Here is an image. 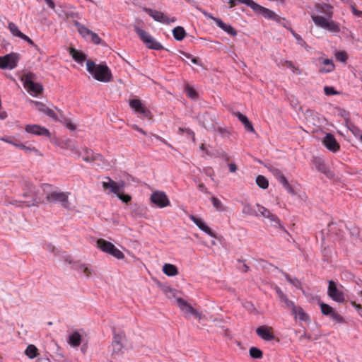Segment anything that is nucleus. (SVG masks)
<instances>
[{
    "label": "nucleus",
    "mask_w": 362,
    "mask_h": 362,
    "mask_svg": "<svg viewBox=\"0 0 362 362\" xmlns=\"http://www.w3.org/2000/svg\"><path fill=\"white\" fill-rule=\"evenodd\" d=\"M109 255H111L112 256L118 259H122L124 258V255L123 254V252L119 249H117L115 245L109 252Z\"/></svg>",
    "instance_id": "49530a36"
},
{
    "label": "nucleus",
    "mask_w": 362,
    "mask_h": 362,
    "mask_svg": "<svg viewBox=\"0 0 362 362\" xmlns=\"http://www.w3.org/2000/svg\"><path fill=\"white\" fill-rule=\"evenodd\" d=\"M185 132L188 135L191 136L193 141L195 140V135L192 130H191L190 129H185Z\"/></svg>",
    "instance_id": "680f3d73"
},
{
    "label": "nucleus",
    "mask_w": 362,
    "mask_h": 362,
    "mask_svg": "<svg viewBox=\"0 0 362 362\" xmlns=\"http://www.w3.org/2000/svg\"><path fill=\"white\" fill-rule=\"evenodd\" d=\"M36 108L38 111L43 112L50 118L53 119L55 121H61V119L58 117L57 115L54 112V111L48 107H47L45 104L41 102L35 101L34 102Z\"/></svg>",
    "instance_id": "6ab92c4d"
},
{
    "label": "nucleus",
    "mask_w": 362,
    "mask_h": 362,
    "mask_svg": "<svg viewBox=\"0 0 362 362\" xmlns=\"http://www.w3.org/2000/svg\"><path fill=\"white\" fill-rule=\"evenodd\" d=\"M113 246L112 243L104 239L100 238L97 240V247L105 253L109 254Z\"/></svg>",
    "instance_id": "bb28decb"
},
{
    "label": "nucleus",
    "mask_w": 362,
    "mask_h": 362,
    "mask_svg": "<svg viewBox=\"0 0 362 362\" xmlns=\"http://www.w3.org/2000/svg\"><path fill=\"white\" fill-rule=\"evenodd\" d=\"M250 356L252 358L259 359L263 357V352L258 348L252 346L250 349Z\"/></svg>",
    "instance_id": "ea45409f"
},
{
    "label": "nucleus",
    "mask_w": 362,
    "mask_h": 362,
    "mask_svg": "<svg viewBox=\"0 0 362 362\" xmlns=\"http://www.w3.org/2000/svg\"><path fill=\"white\" fill-rule=\"evenodd\" d=\"M124 337V334H115L112 344H113L114 346H117V351H120L122 349V348L123 347L122 344V341ZM115 352H116V351L113 350V354L115 353Z\"/></svg>",
    "instance_id": "f704fd0d"
},
{
    "label": "nucleus",
    "mask_w": 362,
    "mask_h": 362,
    "mask_svg": "<svg viewBox=\"0 0 362 362\" xmlns=\"http://www.w3.org/2000/svg\"><path fill=\"white\" fill-rule=\"evenodd\" d=\"M70 192H64L58 190L52 191L47 193L46 195V200L49 203L60 204L62 207L66 209H70V202L69 201V196Z\"/></svg>",
    "instance_id": "7ed1b4c3"
},
{
    "label": "nucleus",
    "mask_w": 362,
    "mask_h": 362,
    "mask_svg": "<svg viewBox=\"0 0 362 362\" xmlns=\"http://www.w3.org/2000/svg\"><path fill=\"white\" fill-rule=\"evenodd\" d=\"M163 272L165 274L170 276H175L178 274L177 268L171 264H165L163 267Z\"/></svg>",
    "instance_id": "7c9ffc66"
},
{
    "label": "nucleus",
    "mask_w": 362,
    "mask_h": 362,
    "mask_svg": "<svg viewBox=\"0 0 362 362\" xmlns=\"http://www.w3.org/2000/svg\"><path fill=\"white\" fill-rule=\"evenodd\" d=\"M8 28H9L11 33L16 37H21L22 36V35L23 34V33H21L20 31L18 26L12 22L8 23Z\"/></svg>",
    "instance_id": "79ce46f5"
},
{
    "label": "nucleus",
    "mask_w": 362,
    "mask_h": 362,
    "mask_svg": "<svg viewBox=\"0 0 362 362\" xmlns=\"http://www.w3.org/2000/svg\"><path fill=\"white\" fill-rule=\"evenodd\" d=\"M103 187L105 190L110 189V191L117 195L119 199L124 203L131 201V197L128 194H124L122 189L124 187V182H103Z\"/></svg>",
    "instance_id": "39448f33"
},
{
    "label": "nucleus",
    "mask_w": 362,
    "mask_h": 362,
    "mask_svg": "<svg viewBox=\"0 0 362 362\" xmlns=\"http://www.w3.org/2000/svg\"><path fill=\"white\" fill-rule=\"evenodd\" d=\"M190 219L197 225V226L206 233L207 235L212 238H216L215 233L212 231V230L207 226L205 223L202 221V219L199 218H197L193 215L190 216Z\"/></svg>",
    "instance_id": "aec40b11"
},
{
    "label": "nucleus",
    "mask_w": 362,
    "mask_h": 362,
    "mask_svg": "<svg viewBox=\"0 0 362 362\" xmlns=\"http://www.w3.org/2000/svg\"><path fill=\"white\" fill-rule=\"evenodd\" d=\"M311 18L315 24L318 27L326 29L332 33H338L340 31L339 25L333 21H329L326 18L318 15H312Z\"/></svg>",
    "instance_id": "20e7f679"
},
{
    "label": "nucleus",
    "mask_w": 362,
    "mask_h": 362,
    "mask_svg": "<svg viewBox=\"0 0 362 362\" xmlns=\"http://www.w3.org/2000/svg\"><path fill=\"white\" fill-rule=\"evenodd\" d=\"M97 153H95L91 149L84 147L78 153V156L81 157L83 160L88 163H93V158L96 156Z\"/></svg>",
    "instance_id": "5701e85b"
},
{
    "label": "nucleus",
    "mask_w": 362,
    "mask_h": 362,
    "mask_svg": "<svg viewBox=\"0 0 362 362\" xmlns=\"http://www.w3.org/2000/svg\"><path fill=\"white\" fill-rule=\"evenodd\" d=\"M35 79V75L31 72L25 74L21 77L24 88L30 95L36 96L42 92L43 88L41 84L34 82Z\"/></svg>",
    "instance_id": "f03ea898"
},
{
    "label": "nucleus",
    "mask_w": 362,
    "mask_h": 362,
    "mask_svg": "<svg viewBox=\"0 0 362 362\" xmlns=\"http://www.w3.org/2000/svg\"><path fill=\"white\" fill-rule=\"evenodd\" d=\"M284 187L291 194H295L296 192H294L293 189L290 185V182H282Z\"/></svg>",
    "instance_id": "4d7b16f0"
},
{
    "label": "nucleus",
    "mask_w": 362,
    "mask_h": 362,
    "mask_svg": "<svg viewBox=\"0 0 362 362\" xmlns=\"http://www.w3.org/2000/svg\"><path fill=\"white\" fill-rule=\"evenodd\" d=\"M252 10L256 13L261 14L265 18L271 19L276 22H280L281 19V18L274 11L260 6L257 3L255 4Z\"/></svg>",
    "instance_id": "ddd939ff"
},
{
    "label": "nucleus",
    "mask_w": 362,
    "mask_h": 362,
    "mask_svg": "<svg viewBox=\"0 0 362 362\" xmlns=\"http://www.w3.org/2000/svg\"><path fill=\"white\" fill-rule=\"evenodd\" d=\"M197 9L205 17L212 19L220 28L226 32L228 35L231 36H235L237 35L236 30L231 25L223 23L221 18L213 16L211 13H208L201 7L197 6Z\"/></svg>",
    "instance_id": "0eeeda50"
},
{
    "label": "nucleus",
    "mask_w": 362,
    "mask_h": 362,
    "mask_svg": "<svg viewBox=\"0 0 362 362\" xmlns=\"http://www.w3.org/2000/svg\"><path fill=\"white\" fill-rule=\"evenodd\" d=\"M0 140L13 145L16 139H14V137L12 136H4L0 137Z\"/></svg>",
    "instance_id": "6e6d98bb"
},
{
    "label": "nucleus",
    "mask_w": 362,
    "mask_h": 362,
    "mask_svg": "<svg viewBox=\"0 0 362 362\" xmlns=\"http://www.w3.org/2000/svg\"><path fill=\"white\" fill-rule=\"evenodd\" d=\"M25 130L28 133L35 135L46 136H50V133L47 129L37 124H28L25 126Z\"/></svg>",
    "instance_id": "a211bd4d"
},
{
    "label": "nucleus",
    "mask_w": 362,
    "mask_h": 362,
    "mask_svg": "<svg viewBox=\"0 0 362 362\" xmlns=\"http://www.w3.org/2000/svg\"><path fill=\"white\" fill-rule=\"evenodd\" d=\"M186 95L191 99H196L197 98V91L189 85H187L185 87Z\"/></svg>",
    "instance_id": "de8ad7c7"
},
{
    "label": "nucleus",
    "mask_w": 362,
    "mask_h": 362,
    "mask_svg": "<svg viewBox=\"0 0 362 362\" xmlns=\"http://www.w3.org/2000/svg\"><path fill=\"white\" fill-rule=\"evenodd\" d=\"M21 39H23V40L28 42L30 45H33V41L27 35L25 34H23L22 36L20 37Z\"/></svg>",
    "instance_id": "052dcab7"
},
{
    "label": "nucleus",
    "mask_w": 362,
    "mask_h": 362,
    "mask_svg": "<svg viewBox=\"0 0 362 362\" xmlns=\"http://www.w3.org/2000/svg\"><path fill=\"white\" fill-rule=\"evenodd\" d=\"M324 92L327 95H336L337 93L334 88L331 86H325Z\"/></svg>",
    "instance_id": "603ef678"
},
{
    "label": "nucleus",
    "mask_w": 362,
    "mask_h": 362,
    "mask_svg": "<svg viewBox=\"0 0 362 362\" xmlns=\"http://www.w3.org/2000/svg\"><path fill=\"white\" fill-rule=\"evenodd\" d=\"M69 54L76 62L81 63L86 59V55L75 48H70Z\"/></svg>",
    "instance_id": "c85d7f7f"
},
{
    "label": "nucleus",
    "mask_w": 362,
    "mask_h": 362,
    "mask_svg": "<svg viewBox=\"0 0 362 362\" xmlns=\"http://www.w3.org/2000/svg\"><path fill=\"white\" fill-rule=\"evenodd\" d=\"M150 200L159 208H164L170 204L165 193L161 191L153 192L151 195Z\"/></svg>",
    "instance_id": "1a4fd4ad"
},
{
    "label": "nucleus",
    "mask_w": 362,
    "mask_h": 362,
    "mask_svg": "<svg viewBox=\"0 0 362 362\" xmlns=\"http://www.w3.org/2000/svg\"><path fill=\"white\" fill-rule=\"evenodd\" d=\"M328 316L331 317L337 323L343 324L346 322L344 318L335 310L332 314H329Z\"/></svg>",
    "instance_id": "37998d69"
},
{
    "label": "nucleus",
    "mask_w": 362,
    "mask_h": 362,
    "mask_svg": "<svg viewBox=\"0 0 362 362\" xmlns=\"http://www.w3.org/2000/svg\"><path fill=\"white\" fill-rule=\"evenodd\" d=\"M131 127L133 129L139 132L140 133H141L144 135H146V132L143 129L140 128L138 125L132 124Z\"/></svg>",
    "instance_id": "13d9d810"
},
{
    "label": "nucleus",
    "mask_w": 362,
    "mask_h": 362,
    "mask_svg": "<svg viewBox=\"0 0 362 362\" xmlns=\"http://www.w3.org/2000/svg\"><path fill=\"white\" fill-rule=\"evenodd\" d=\"M240 3H243L250 6L252 9H253L255 2L253 0H237Z\"/></svg>",
    "instance_id": "5fc2aeb1"
},
{
    "label": "nucleus",
    "mask_w": 362,
    "mask_h": 362,
    "mask_svg": "<svg viewBox=\"0 0 362 362\" xmlns=\"http://www.w3.org/2000/svg\"><path fill=\"white\" fill-rule=\"evenodd\" d=\"M327 295L333 300L341 303L345 302L344 292L337 286L336 283L330 280L328 281Z\"/></svg>",
    "instance_id": "6e6552de"
},
{
    "label": "nucleus",
    "mask_w": 362,
    "mask_h": 362,
    "mask_svg": "<svg viewBox=\"0 0 362 362\" xmlns=\"http://www.w3.org/2000/svg\"><path fill=\"white\" fill-rule=\"evenodd\" d=\"M25 355L30 358H35L38 354V349L33 344H30L28 346L27 349L25 351Z\"/></svg>",
    "instance_id": "c9c22d12"
},
{
    "label": "nucleus",
    "mask_w": 362,
    "mask_h": 362,
    "mask_svg": "<svg viewBox=\"0 0 362 362\" xmlns=\"http://www.w3.org/2000/svg\"><path fill=\"white\" fill-rule=\"evenodd\" d=\"M243 213L246 215L258 216L257 209H255L250 204H245L243 209Z\"/></svg>",
    "instance_id": "4c0bfd02"
},
{
    "label": "nucleus",
    "mask_w": 362,
    "mask_h": 362,
    "mask_svg": "<svg viewBox=\"0 0 362 362\" xmlns=\"http://www.w3.org/2000/svg\"><path fill=\"white\" fill-rule=\"evenodd\" d=\"M234 115L236 116L239 120L243 124L245 128L250 132H255V129L251 123V122L248 119V118L240 113V112H237L234 113Z\"/></svg>",
    "instance_id": "393cba45"
},
{
    "label": "nucleus",
    "mask_w": 362,
    "mask_h": 362,
    "mask_svg": "<svg viewBox=\"0 0 362 362\" xmlns=\"http://www.w3.org/2000/svg\"><path fill=\"white\" fill-rule=\"evenodd\" d=\"M228 168H229V170L231 173H234L235 172V170H237V166L235 163H231L228 165Z\"/></svg>",
    "instance_id": "0e129e2a"
},
{
    "label": "nucleus",
    "mask_w": 362,
    "mask_h": 362,
    "mask_svg": "<svg viewBox=\"0 0 362 362\" xmlns=\"http://www.w3.org/2000/svg\"><path fill=\"white\" fill-rule=\"evenodd\" d=\"M78 269L83 272V273L86 276H89L91 274L90 270L86 267L84 264H81L78 267Z\"/></svg>",
    "instance_id": "864d4df0"
},
{
    "label": "nucleus",
    "mask_w": 362,
    "mask_h": 362,
    "mask_svg": "<svg viewBox=\"0 0 362 362\" xmlns=\"http://www.w3.org/2000/svg\"><path fill=\"white\" fill-rule=\"evenodd\" d=\"M173 35L175 40L181 41L186 36V32L182 27L177 26L173 30Z\"/></svg>",
    "instance_id": "473e14b6"
},
{
    "label": "nucleus",
    "mask_w": 362,
    "mask_h": 362,
    "mask_svg": "<svg viewBox=\"0 0 362 362\" xmlns=\"http://www.w3.org/2000/svg\"><path fill=\"white\" fill-rule=\"evenodd\" d=\"M293 35L294 37L298 41V43L300 45H303L305 43V41L301 38V37L298 34L293 33Z\"/></svg>",
    "instance_id": "bf43d9fd"
},
{
    "label": "nucleus",
    "mask_w": 362,
    "mask_h": 362,
    "mask_svg": "<svg viewBox=\"0 0 362 362\" xmlns=\"http://www.w3.org/2000/svg\"><path fill=\"white\" fill-rule=\"evenodd\" d=\"M320 306L321 308V312L324 315L328 316L329 314H332L334 311L332 307L325 303H320Z\"/></svg>",
    "instance_id": "a19ab883"
},
{
    "label": "nucleus",
    "mask_w": 362,
    "mask_h": 362,
    "mask_svg": "<svg viewBox=\"0 0 362 362\" xmlns=\"http://www.w3.org/2000/svg\"><path fill=\"white\" fill-rule=\"evenodd\" d=\"M68 342L74 347L78 346L81 343V335L78 331H75L69 337Z\"/></svg>",
    "instance_id": "c756f323"
},
{
    "label": "nucleus",
    "mask_w": 362,
    "mask_h": 362,
    "mask_svg": "<svg viewBox=\"0 0 362 362\" xmlns=\"http://www.w3.org/2000/svg\"><path fill=\"white\" fill-rule=\"evenodd\" d=\"M177 303L180 309L185 314H191L198 319H201L203 315L199 313L197 310L194 308L189 303L181 298L176 299Z\"/></svg>",
    "instance_id": "9b49d317"
},
{
    "label": "nucleus",
    "mask_w": 362,
    "mask_h": 362,
    "mask_svg": "<svg viewBox=\"0 0 362 362\" xmlns=\"http://www.w3.org/2000/svg\"><path fill=\"white\" fill-rule=\"evenodd\" d=\"M135 30L140 39L144 42V43H145L148 48L155 50H160L163 49L161 44L157 42L146 31L139 28H136Z\"/></svg>",
    "instance_id": "423d86ee"
},
{
    "label": "nucleus",
    "mask_w": 362,
    "mask_h": 362,
    "mask_svg": "<svg viewBox=\"0 0 362 362\" xmlns=\"http://www.w3.org/2000/svg\"><path fill=\"white\" fill-rule=\"evenodd\" d=\"M46 1V3L47 4V5L49 6V8H51L52 9H54L55 8V5H54V3L53 2L52 0H45Z\"/></svg>",
    "instance_id": "774afa93"
},
{
    "label": "nucleus",
    "mask_w": 362,
    "mask_h": 362,
    "mask_svg": "<svg viewBox=\"0 0 362 362\" xmlns=\"http://www.w3.org/2000/svg\"><path fill=\"white\" fill-rule=\"evenodd\" d=\"M317 11L325 13L329 18L332 16V6L329 4H318L317 6Z\"/></svg>",
    "instance_id": "72a5a7b5"
},
{
    "label": "nucleus",
    "mask_w": 362,
    "mask_h": 362,
    "mask_svg": "<svg viewBox=\"0 0 362 362\" xmlns=\"http://www.w3.org/2000/svg\"><path fill=\"white\" fill-rule=\"evenodd\" d=\"M256 333L259 337L266 341H272L275 338L273 334V329L271 327L259 326L257 328Z\"/></svg>",
    "instance_id": "f3484780"
},
{
    "label": "nucleus",
    "mask_w": 362,
    "mask_h": 362,
    "mask_svg": "<svg viewBox=\"0 0 362 362\" xmlns=\"http://www.w3.org/2000/svg\"><path fill=\"white\" fill-rule=\"evenodd\" d=\"M303 339H307L308 340L312 339L310 334H307L305 330L303 332V334L300 337V340H302Z\"/></svg>",
    "instance_id": "e2e57ef3"
},
{
    "label": "nucleus",
    "mask_w": 362,
    "mask_h": 362,
    "mask_svg": "<svg viewBox=\"0 0 362 362\" xmlns=\"http://www.w3.org/2000/svg\"><path fill=\"white\" fill-rule=\"evenodd\" d=\"M89 37H90L91 39V41L94 43V44H96V45H98L101 42V39L100 37L98 36V34L93 33L91 31V34L89 35Z\"/></svg>",
    "instance_id": "3c124183"
},
{
    "label": "nucleus",
    "mask_w": 362,
    "mask_h": 362,
    "mask_svg": "<svg viewBox=\"0 0 362 362\" xmlns=\"http://www.w3.org/2000/svg\"><path fill=\"white\" fill-rule=\"evenodd\" d=\"M279 66L291 69L292 71L297 74L300 75L301 71L298 66H296L292 61L281 59L279 64Z\"/></svg>",
    "instance_id": "cd10ccee"
},
{
    "label": "nucleus",
    "mask_w": 362,
    "mask_h": 362,
    "mask_svg": "<svg viewBox=\"0 0 362 362\" xmlns=\"http://www.w3.org/2000/svg\"><path fill=\"white\" fill-rule=\"evenodd\" d=\"M129 106L136 112L144 115L146 117L150 118L151 113L148 109H147L139 99H133L129 101Z\"/></svg>",
    "instance_id": "4468645a"
},
{
    "label": "nucleus",
    "mask_w": 362,
    "mask_h": 362,
    "mask_svg": "<svg viewBox=\"0 0 362 362\" xmlns=\"http://www.w3.org/2000/svg\"><path fill=\"white\" fill-rule=\"evenodd\" d=\"M74 25L76 27L78 33L83 37L88 38L89 37V35L91 34V30L88 29L86 26H84L79 22L75 21Z\"/></svg>",
    "instance_id": "2f4dec72"
},
{
    "label": "nucleus",
    "mask_w": 362,
    "mask_h": 362,
    "mask_svg": "<svg viewBox=\"0 0 362 362\" xmlns=\"http://www.w3.org/2000/svg\"><path fill=\"white\" fill-rule=\"evenodd\" d=\"M59 115H60V119H61V122H64L66 127L69 129L70 130L73 131L76 129V126L75 124H74L72 122H71L70 121H68L64 115L62 114V112L60 110H57Z\"/></svg>",
    "instance_id": "a18cd8bd"
},
{
    "label": "nucleus",
    "mask_w": 362,
    "mask_h": 362,
    "mask_svg": "<svg viewBox=\"0 0 362 362\" xmlns=\"http://www.w3.org/2000/svg\"><path fill=\"white\" fill-rule=\"evenodd\" d=\"M256 208L257 209V213L259 214L258 216L267 218L270 222H274L280 225V220L279 218L275 214H272L268 209L258 204H256Z\"/></svg>",
    "instance_id": "dca6fc26"
},
{
    "label": "nucleus",
    "mask_w": 362,
    "mask_h": 362,
    "mask_svg": "<svg viewBox=\"0 0 362 362\" xmlns=\"http://www.w3.org/2000/svg\"><path fill=\"white\" fill-rule=\"evenodd\" d=\"M322 143L324 146L330 151L337 152L339 150L340 146L337 141L334 135L327 133L323 139Z\"/></svg>",
    "instance_id": "2eb2a0df"
},
{
    "label": "nucleus",
    "mask_w": 362,
    "mask_h": 362,
    "mask_svg": "<svg viewBox=\"0 0 362 362\" xmlns=\"http://www.w3.org/2000/svg\"><path fill=\"white\" fill-rule=\"evenodd\" d=\"M198 187H199V189L201 190L202 192H203L204 193H209L205 185L203 183L199 184Z\"/></svg>",
    "instance_id": "338daca9"
},
{
    "label": "nucleus",
    "mask_w": 362,
    "mask_h": 362,
    "mask_svg": "<svg viewBox=\"0 0 362 362\" xmlns=\"http://www.w3.org/2000/svg\"><path fill=\"white\" fill-rule=\"evenodd\" d=\"M335 57L337 61L341 62H345L348 59L347 54L344 51L337 52L335 54Z\"/></svg>",
    "instance_id": "09e8293b"
},
{
    "label": "nucleus",
    "mask_w": 362,
    "mask_h": 362,
    "mask_svg": "<svg viewBox=\"0 0 362 362\" xmlns=\"http://www.w3.org/2000/svg\"><path fill=\"white\" fill-rule=\"evenodd\" d=\"M93 160H94L93 163H94L97 166L103 169L108 170L112 167L110 163L107 161L104 158V157L100 153H97L96 156H95V157L93 158Z\"/></svg>",
    "instance_id": "b1692460"
},
{
    "label": "nucleus",
    "mask_w": 362,
    "mask_h": 362,
    "mask_svg": "<svg viewBox=\"0 0 362 362\" xmlns=\"http://www.w3.org/2000/svg\"><path fill=\"white\" fill-rule=\"evenodd\" d=\"M257 185L262 189H267L269 186V182H257Z\"/></svg>",
    "instance_id": "69168bd1"
},
{
    "label": "nucleus",
    "mask_w": 362,
    "mask_h": 362,
    "mask_svg": "<svg viewBox=\"0 0 362 362\" xmlns=\"http://www.w3.org/2000/svg\"><path fill=\"white\" fill-rule=\"evenodd\" d=\"M317 62L318 71L320 74H327L332 72L335 69V65L332 59L319 57Z\"/></svg>",
    "instance_id": "f8f14e48"
},
{
    "label": "nucleus",
    "mask_w": 362,
    "mask_h": 362,
    "mask_svg": "<svg viewBox=\"0 0 362 362\" xmlns=\"http://www.w3.org/2000/svg\"><path fill=\"white\" fill-rule=\"evenodd\" d=\"M18 60V54L16 53L0 57V68L13 69L17 66Z\"/></svg>",
    "instance_id": "9d476101"
},
{
    "label": "nucleus",
    "mask_w": 362,
    "mask_h": 362,
    "mask_svg": "<svg viewBox=\"0 0 362 362\" xmlns=\"http://www.w3.org/2000/svg\"><path fill=\"white\" fill-rule=\"evenodd\" d=\"M19 148L25 151L28 153H31V152H34V153L38 152V150L37 148H35V147L27 146L24 145L23 144L19 145Z\"/></svg>",
    "instance_id": "8fccbe9b"
},
{
    "label": "nucleus",
    "mask_w": 362,
    "mask_h": 362,
    "mask_svg": "<svg viewBox=\"0 0 362 362\" xmlns=\"http://www.w3.org/2000/svg\"><path fill=\"white\" fill-rule=\"evenodd\" d=\"M276 292L280 299V301L284 304V306L292 311L296 306L295 303L287 298L280 288L276 287Z\"/></svg>",
    "instance_id": "4be33fe9"
},
{
    "label": "nucleus",
    "mask_w": 362,
    "mask_h": 362,
    "mask_svg": "<svg viewBox=\"0 0 362 362\" xmlns=\"http://www.w3.org/2000/svg\"><path fill=\"white\" fill-rule=\"evenodd\" d=\"M286 279L293 286L296 287L297 288L302 289V285L300 280H298L297 278H291L289 274H288L286 272L283 273Z\"/></svg>",
    "instance_id": "58836bf2"
},
{
    "label": "nucleus",
    "mask_w": 362,
    "mask_h": 362,
    "mask_svg": "<svg viewBox=\"0 0 362 362\" xmlns=\"http://www.w3.org/2000/svg\"><path fill=\"white\" fill-rule=\"evenodd\" d=\"M291 313L296 318L298 317L300 320L304 322L310 321L309 315L305 313V311L301 307L296 306L294 309L291 311Z\"/></svg>",
    "instance_id": "a878e982"
},
{
    "label": "nucleus",
    "mask_w": 362,
    "mask_h": 362,
    "mask_svg": "<svg viewBox=\"0 0 362 362\" xmlns=\"http://www.w3.org/2000/svg\"><path fill=\"white\" fill-rule=\"evenodd\" d=\"M87 71L93 77L100 82L107 83L112 80L111 70L106 64H96L92 60L86 62Z\"/></svg>",
    "instance_id": "f257e3e1"
},
{
    "label": "nucleus",
    "mask_w": 362,
    "mask_h": 362,
    "mask_svg": "<svg viewBox=\"0 0 362 362\" xmlns=\"http://www.w3.org/2000/svg\"><path fill=\"white\" fill-rule=\"evenodd\" d=\"M144 11L152 17L156 21L164 23L168 22L167 16L161 11L149 8H144Z\"/></svg>",
    "instance_id": "412c9836"
},
{
    "label": "nucleus",
    "mask_w": 362,
    "mask_h": 362,
    "mask_svg": "<svg viewBox=\"0 0 362 362\" xmlns=\"http://www.w3.org/2000/svg\"><path fill=\"white\" fill-rule=\"evenodd\" d=\"M211 203L214 207L216 211H226V207L223 205V204L216 197H212L211 198Z\"/></svg>",
    "instance_id": "e433bc0d"
},
{
    "label": "nucleus",
    "mask_w": 362,
    "mask_h": 362,
    "mask_svg": "<svg viewBox=\"0 0 362 362\" xmlns=\"http://www.w3.org/2000/svg\"><path fill=\"white\" fill-rule=\"evenodd\" d=\"M328 316L331 317L337 323L343 324L346 322L344 318L335 310L332 314H329Z\"/></svg>",
    "instance_id": "c03bdc74"
}]
</instances>
